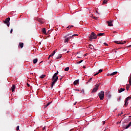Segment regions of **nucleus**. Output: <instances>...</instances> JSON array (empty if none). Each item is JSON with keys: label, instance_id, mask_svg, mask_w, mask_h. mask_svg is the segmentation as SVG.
<instances>
[{"label": "nucleus", "instance_id": "nucleus-1", "mask_svg": "<svg viewBox=\"0 0 131 131\" xmlns=\"http://www.w3.org/2000/svg\"><path fill=\"white\" fill-rule=\"evenodd\" d=\"M58 76H56L55 77H54V75L52 77V82L51 83V89H53L55 83H56V81L58 80Z\"/></svg>", "mask_w": 131, "mask_h": 131}, {"label": "nucleus", "instance_id": "nucleus-2", "mask_svg": "<svg viewBox=\"0 0 131 131\" xmlns=\"http://www.w3.org/2000/svg\"><path fill=\"white\" fill-rule=\"evenodd\" d=\"M97 37V34H95L94 32H92L90 36L89 37V38L90 39H96Z\"/></svg>", "mask_w": 131, "mask_h": 131}, {"label": "nucleus", "instance_id": "nucleus-3", "mask_svg": "<svg viewBox=\"0 0 131 131\" xmlns=\"http://www.w3.org/2000/svg\"><path fill=\"white\" fill-rule=\"evenodd\" d=\"M98 96L100 98V100H104V91H101L100 93L98 94Z\"/></svg>", "mask_w": 131, "mask_h": 131}, {"label": "nucleus", "instance_id": "nucleus-4", "mask_svg": "<svg viewBox=\"0 0 131 131\" xmlns=\"http://www.w3.org/2000/svg\"><path fill=\"white\" fill-rule=\"evenodd\" d=\"M10 20H11V18L10 17L7 18L4 21V23L5 24H7V26L9 27H10Z\"/></svg>", "mask_w": 131, "mask_h": 131}, {"label": "nucleus", "instance_id": "nucleus-5", "mask_svg": "<svg viewBox=\"0 0 131 131\" xmlns=\"http://www.w3.org/2000/svg\"><path fill=\"white\" fill-rule=\"evenodd\" d=\"M125 123H126V122H124L123 123V128H125V129H127V128H128L129 127H130V126H131V122H130L127 126L125 125Z\"/></svg>", "mask_w": 131, "mask_h": 131}, {"label": "nucleus", "instance_id": "nucleus-6", "mask_svg": "<svg viewBox=\"0 0 131 131\" xmlns=\"http://www.w3.org/2000/svg\"><path fill=\"white\" fill-rule=\"evenodd\" d=\"M99 86V84L95 85V87L93 89L92 93H96L98 91V89Z\"/></svg>", "mask_w": 131, "mask_h": 131}, {"label": "nucleus", "instance_id": "nucleus-7", "mask_svg": "<svg viewBox=\"0 0 131 131\" xmlns=\"http://www.w3.org/2000/svg\"><path fill=\"white\" fill-rule=\"evenodd\" d=\"M124 91H125V89H124V88H120L118 90V93H122V92H124Z\"/></svg>", "mask_w": 131, "mask_h": 131}, {"label": "nucleus", "instance_id": "nucleus-8", "mask_svg": "<svg viewBox=\"0 0 131 131\" xmlns=\"http://www.w3.org/2000/svg\"><path fill=\"white\" fill-rule=\"evenodd\" d=\"M106 22L109 26H113V24H112V22H113V20H112L111 21H107Z\"/></svg>", "mask_w": 131, "mask_h": 131}, {"label": "nucleus", "instance_id": "nucleus-9", "mask_svg": "<svg viewBox=\"0 0 131 131\" xmlns=\"http://www.w3.org/2000/svg\"><path fill=\"white\" fill-rule=\"evenodd\" d=\"M15 89H16V86H15V85H12V86L11 87V90L12 92H15Z\"/></svg>", "mask_w": 131, "mask_h": 131}, {"label": "nucleus", "instance_id": "nucleus-10", "mask_svg": "<svg viewBox=\"0 0 131 131\" xmlns=\"http://www.w3.org/2000/svg\"><path fill=\"white\" fill-rule=\"evenodd\" d=\"M55 54H56V50L53 51V52L51 54V55H49V57H53V56H54Z\"/></svg>", "mask_w": 131, "mask_h": 131}, {"label": "nucleus", "instance_id": "nucleus-11", "mask_svg": "<svg viewBox=\"0 0 131 131\" xmlns=\"http://www.w3.org/2000/svg\"><path fill=\"white\" fill-rule=\"evenodd\" d=\"M42 33H43L44 34H47V31H46V28H43L42 29Z\"/></svg>", "mask_w": 131, "mask_h": 131}, {"label": "nucleus", "instance_id": "nucleus-12", "mask_svg": "<svg viewBox=\"0 0 131 131\" xmlns=\"http://www.w3.org/2000/svg\"><path fill=\"white\" fill-rule=\"evenodd\" d=\"M19 47H20L21 49H22V48H23V47H24V43L19 42Z\"/></svg>", "mask_w": 131, "mask_h": 131}, {"label": "nucleus", "instance_id": "nucleus-13", "mask_svg": "<svg viewBox=\"0 0 131 131\" xmlns=\"http://www.w3.org/2000/svg\"><path fill=\"white\" fill-rule=\"evenodd\" d=\"M78 82H79V80H76L74 82V85H76V84H77V83H78Z\"/></svg>", "mask_w": 131, "mask_h": 131}, {"label": "nucleus", "instance_id": "nucleus-14", "mask_svg": "<svg viewBox=\"0 0 131 131\" xmlns=\"http://www.w3.org/2000/svg\"><path fill=\"white\" fill-rule=\"evenodd\" d=\"M70 38L69 37H66L64 39V42H68L69 41Z\"/></svg>", "mask_w": 131, "mask_h": 131}, {"label": "nucleus", "instance_id": "nucleus-15", "mask_svg": "<svg viewBox=\"0 0 131 131\" xmlns=\"http://www.w3.org/2000/svg\"><path fill=\"white\" fill-rule=\"evenodd\" d=\"M114 42L117 45H124V43L118 42V41H115Z\"/></svg>", "mask_w": 131, "mask_h": 131}, {"label": "nucleus", "instance_id": "nucleus-16", "mask_svg": "<svg viewBox=\"0 0 131 131\" xmlns=\"http://www.w3.org/2000/svg\"><path fill=\"white\" fill-rule=\"evenodd\" d=\"M33 63L34 64H36V63H37V58L33 59Z\"/></svg>", "mask_w": 131, "mask_h": 131}, {"label": "nucleus", "instance_id": "nucleus-17", "mask_svg": "<svg viewBox=\"0 0 131 131\" xmlns=\"http://www.w3.org/2000/svg\"><path fill=\"white\" fill-rule=\"evenodd\" d=\"M115 74H117V72H114L111 73L110 75V76H112L113 75H115Z\"/></svg>", "mask_w": 131, "mask_h": 131}, {"label": "nucleus", "instance_id": "nucleus-18", "mask_svg": "<svg viewBox=\"0 0 131 131\" xmlns=\"http://www.w3.org/2000/svg\"><path fill=\"white\" fill-rule=\"evenodd\" d=\"M97 35V37L98 36H102L103 35H105V33H99Z\"/></svg>", "mask_w": 131, "mask_h": 131}, {"label": "nucleus", "instance_id": "nucleus-19", "mask_svg": "<svg viewBox=\"0 0 131 131\" xmlns=\"http://www.w3.org/2000/svg\"><path fill=\"white\" fill-rule=\"evenodd\" d=\"M51 103H52V102H48L47 105H45V108H47V107H48V106H49V105H51Z\"/></svg>", "mask_w": 131, "mask_h": 131}, {"label": "nucleus", "instance_id": "nucleus-20", "mask_svg": "<svg viewBox=\"0 0 131 131\" xmlns=\"http://www.w3.org/2000/svg\"><path fill=\"white\" fill-rule=\"evenodd\" d=\"M129 99H130V97H127L125 100V102H128V100H129Z\"/></svg>", "mask_w": 131, "mask_h": 131}, {"label": "nucleus", "instance_id": "nucleus-21", "mask_svg": "<svg viewBox=\"0 0 131 131\" xmlns=\"http://www.w3.org/2000/svg\"><path fill=\"white\" fill-rule=\"evenodd\" d=\"M61 58H62V55H59L58 56L56 57V60H58V59H61Z\"/></svg>", "mask_w": 131, "mask_h": 131}, {"label": "nucleus", "instance_id": "nucleus-22", "mask_svg": "<svg viewBox=\"0 0 131 131\" xmlns=\"http://www.w3.org/2000/svg\"><path fill=\"white\" fill-rule=\"evenodd\" d=\"M57 74H59V72L58 71L54 74V77H56V76H57Z\"/></svg>", "mask_w": 131, "mask_h": 131}, {"label": "nucleus", "instance_id": "nucleus-23", "mask_svg": "<svg viewBox=\"0 0 131 131\" xmlns=\"http://www.w3.org/2000/svg\"><path fill=\"white\" fill-rule=\"evenodd\" d=\"M46 77V75H41L40 76V78H45Z\"/></svg>", "mask_w": 131, "mask_h": 131}, {"label": "nucleus", "instance_id": "nucleus-24", "mask_svg": "<svg viewBox=\"0 0 131 131\" xmlns=\"http://www.w3.org/2000/svg\"><path fill=\"white\" fill-rule=\"evenodd\" d=\"M107 2H108V1H107V0H104L103 2V5L107 4Z\"/></svg>", "mask_w": 131, "mask_h": 131}, {"label": "nucleus", "instance_id": "nucleus-25", "mask_svg": "<svg viewBox=\"0 0 131 131\" xmlns=\"http://www.w3.org/2000/svg\"><path fill=\"white\" fill-rule=\"evenodd\" d=\"M127 105H128V102H127V101H125V104H124L125 107L127 106Z\"/></svg>", "mask_w": 131, "mask_h": 131}, {"label": "nucleus", "instance_id": "nucleus-26", "mask_svg": "<svg viewBox=\"0 0 131 131\" xmlns=\"http://www.w3.org/2000/svg\"><path fill=\"white\" fill-rule=\"evenodd\" d=\"M92 18H93V19H94L95 20H98V17L93 16Z\"/></svg>", "mask_w": 131, "mask_h": 131}, {"label": "nucleus", "instance_id": "nucleus-27", "mask_svg": "<svg viewBox=\"0 0 131 131\" xmlns=\"http://www.w3.org/2000/svg\"><path fill=\"white\" fill-rule=\"evenodd\" d=\"M69 70V67H67L64 69V71H68Z\"/></svg>", "mask_w": 131, "mask_h": 131}, {"label": "nucleus", "instance_id": "nucleus-28", "mask_svg": "<svg viewBox=\"0 0 131 131\" xmlns=\"http://www.w3.org/2000/svg\"><path fill=\"white\" fill-rule=\"evenodd\" d=\"M71 27H73V26H69V27H68L67 28V29H70V28H71Z\"/></svg>", "mask_w": 131, "mask_h": 131}, {"label": "nucleus", "instance_id": "nucleus-29", "mask_svg": "<svg viewBox=\"0 0 131 131\" xmlns=\"http://www.w3.org/2000/svg\"><path fill=\"white\" fill-rule=\"evenodd\" d=\"M92 79H93V78H91L89 79V81L86 82V83H89V82H92Z\"/></svg>", "mask_w": 131, "mask_h": 131}, {"label": "nucleus", "instance_id": "nucleus-30", "mask_svg": "<svg viewBox=\"0 0 131 131\" xmlns=\"http://www.w3.org/2000/svg\"><path fill=\"white\" fill-rule=\"evenodd\" d=\"M83 61V60H81L77 62V64H80V63H82Z\"/></svg>", "mask_w": 131, "mask_h": 131}, {"label": "nucleus", "instance_id": "nucleus-31", "mask_svg": "<svg viewBox=\"0 0 131 131\" xmlns=\"http://www.w3.org/2000/svg\"><path fill=\"white\" fill-rule=\"evenodd\" d=\"M101 72H103V70L100 69L99 70L98 73H101Z\"/></svg>", "mask_w": 131, "mask_h": 131}, {"label": "nucleus", "instance_id": "nucleus-32", "mask_svg": "<svg viewBox=\"0 0 131 131\" xmlns=\"http://www.w3.org/2000/svg\"><path fill=\"white\" fill-rule=\"evenodd\" d=\"M89 46L90 47V49H93V45H89Z\"/></svg>", "mask_w": 131, "mask_h": 131}, {"label": "nucleus", "instance_id": "nucleus-33", "mask_svg": "<svg viewBox=\"0 0 131 131\" xmlns=\"http://www.w3.org/2000/svg\"><path fill=\"white\" fill-rule=\"evenodd\" d=\"M73 35H72V36H70L69 37V38H70V39H71V38H73Z\"/></svg>", "mask_w": 131, "mask_h": 131}, {"label": "nucleus", "instance_id": "nucleus-34", "mask_svg": "<svg viewBox=\"0 0 131 131\" xmlns=\"http://www.w3.org/2000/svg\"><path fill=\"white\" fill-rule=\"evenodd\" d=\"M27 86H28L29 88H30V84H29V83H27Z\"/></svg>", "mask_w": 131, "mask_h": 131}, {"label": "nucleus", "instance_id": "nucleus-35", "mask_svg": "<svg viewBox=\"0 0 131 131\" xmlns=\"http://www.w3.org/2000/svg\"><path fill=\"white\" fill-rule=\"evenodd\" d=\"M129 89V86H126L127 91H128Z\"/></svg>", "mask_w": 131, "mask_h": 131}, {"label": "nucleus", "instance_id": "nucleus-36", "mask_svg": "<svg viewBox=\"0 0 131 131\" xmlns=\"http://www.w3.org/2000/svg\"><path fill=\"white\" fill-rule=\"evenodd\" d=\"M16 130H19V126L16 127Z\"/></svg>", "mask_w": 131, "mask_h": 131}, {"label": "nucleus", "instance_id": "nucleus-37", "mask_svg": "<svg viewBox=\"0 0 131 131\" xmlns=\"http://www.w3.org/2000/svg\"><path fill=\"white\" fill-rule=\"evenodd\" d=\"M73 36H78V35H77V34H74V35H73Z\"/></svg>", "mask_w": 131, "mask_h": 131}, {"label": "nucleus", "instance_id": "nucleus-38", "mask_svg": "<svg viewBox=\"0 0 131 131\" xmlns=\"http://www.w3.org/2000/svg\"><path fill=\"white\" fill-rule=\"evenodd\" d=\"M81 92L83 93V94H84V90L83 89L81 90Z\"/></svg>", "mask_w": 131, "mask_h": 131}, {"label": "nucleus", "instance_id": "nucleus-39", "mask_svg": "<svg viewBox=\"0 0 131 131\" xmlns=\"http://www.w3.org/2000/svg\"><path fill=\"white\" fill-rule=\"evenodd\" d=\"M13 32V29H11V30H10V33H12Z\"/></svg>", "mask_w": 131, "mask_h": 131}, {"label": "nucleus", "instance_id": "nucleus-40", "mask_svg": "<svg viewBox=\"0 0 131 131\" xmlns=\"http://www.w3.org/2000/svg\"><path fill=\"white\" fill-rule=\"evenodd\" d=\"M88 56V53H86L84 55V57H86Z\"/></svg>", "mask_w": 131, "mask_h": 131}, {"label": "nucleus", "instance_id": "nucleus-41", "mask_svg": "<svg viewBox=\"0 0 131 131\" xmlns=\"http://www.w3.org/2000/svg\"><path fill=\"white\" fill-rule=\"evenodd\" d=\"M121 121H120V122H118L117 123V124H119V123H121Z\"/></svg>", "mask_w": 131, "mask_h": 131}, {"label": "nucleus", "instance_id": "nucleus-42", "mask_svg": "<svg viewBox=\"0 0 131 131\" xmlns=\"http://www.w3.org/2000/svg\"><path fill=\"white\" fill-rule=\"evenodd\" d=\"M98 74H99V73H97L94 74V76H96V75H98Z\"/></svg>", "mask_w": 131, "mask_h": 131}, {"label": "nucleus", "instance_id": "nucleus-43", "mask_svg": "<svg viewBox=\"0 0 131 131\" xmlns=\"http://www.w3.org/2000/svg\"><path fill=\"white\" fill-rule=\"evenodd\" d=\"M98 74H99V73H97L94 74V76H96V75H98Z\"/></svg>", "mask_w": 131, "mask_h": 131}, {"label": "nucleus", "instance_id": "nucleus-44", "mask_svg": "<svg viewBox=\"0 0 131 131\" xmlns=\"http://www.w3.org/2000/svg\"><path fill=\"white\" fill-rule=\"evenodd\" d=\"M104 45H105V46H108V44H107V43H106V42H104Z\"/></svg>", "mask_w": 131, "mask_h": 131}, {"label": "nucleus", "instance_id": "nucleus-45", "mask_svg": "<svg viewBox=\"0 0 131 131\" xmlns=\"http://www.w3.org/2000/svg\"><path fill=\"white\" fill-rule=\"evenodd\" d=\"M83 68L84 69H85V68H86L85 66H83Z\"/></svg>", "mask_w": 131, "mask_h": 131}, {"label": "nucleus", "instance_id": "nucleus-46", "mask_svg": "<svg viewBox=\"0 0 131 131\" xmlns=\"http://www.w3.org/2000/svg\"><path fill=\"white\" fill-rule=\"evenodd\" d=\"M125 42H126V41H124V42H121L122 43H124V44H125Z\"/></svg>", "mask_w": 131, "mask_h": 131}, {"label": "nucleus", "instance_id": "nucleus-47", "mask_svg": "<svg viewBox=\"0 0 131 131\" xmlns=\"http://www.w3.org/2000/svg\"><path fill=\"white\" fill-rule=\"evenodd\" d=\"M75 91H76L77 92H79V90L78 89H76Z\"/></svg>", "mask_w": 131, "mask_h": 131}, {"label": "nucleus", "instance_id": "nucleus-48", "mask_svg": "<svg viewBox=\"0 0 131 131\" xmlns=\"http://www.w3.org/2000/svg\"><path fill=\"white\" fill-rule=\"evenodd\" d=\"M105 95H106V96H108V92H106Z\"/></svg>", "mask_w": 131, "mask_h": 131}, {"label": "nucleus", "instance_id": "nucleus-49", "mask_svg": "<svg viewBox=\"0 0 131 131\" xmlns=\"http://www.w3.org/2000/svg\"><path fill=\"white\" fill-rule=\"evenodd\" d=\"M40 23H41L42 24H43V21H40Z\"/></svg>", "mask_w": 131, "mask_h": 131}, {"label": "nucleus", "instance_id": "nucleus-50", "mask_svg": "<svg viewBox=\"0 0 131 131\" xmlns=\"http://www.w3.org/2000/svg\"><path fill=\"white\" fill-rule=\"evenodd\" d=\"M105 123H106V122H105V121H104L103 122V124H105Z\"/></svg>", "mask_w": 131, "mask_h": 131}, {"label": "nucleus", "instance_id": "nucleus-51", "mask_svg": "<svg viewBox=\"0 0 131 131\" xmlns=\"http://www.w3.org/2000/svg\"><path fill=\"white\" fill-rule=\"evenodd\" d=\"M77 103V102H75L74 103V105H76V103Z\"/></svg>", "mask_w": 131, "mask_h": 131}, {"label": "nucleus", "instance_id": "nucleus-52", "mask_svg": "<svg viewBox=\"0 0 131 131\" xmlns=\"http://www.w3.org/2000/svg\"><path fill=\"white\" fill-rule=\"evenodd\" d=\"M113 33H116V31H113Z\"/></svg>", "mask_w": 131, "mask_h": 131}, {"label": "nucleus", "instance_id": "nucleus-53", "mask_svg": "<svg viewBox=\"0 0 131 131\" xmlns=\"http://www.w3.org/2000/svg\"><path fill=\"white\" fill-rule=\"evenodd\" d=\"M130 47H131V45H129V46H127V48H130Z\"/></svg>", "mask_w": 131, "mask_h": 131}, {"label": "nucleus", "instance_id": "nucleus-54", "mask_svg": "<svg viewBox=\"0 0 131 131\" xmlns=\"http://www.w3.org/2000/svg\"><path fill=\"white\" fill-rule=\"evenodd\" d=\"M63 51H65V52H66L67 51V49H63Z\"/></svg>", "mask_w": 131, "mask_h": 131}, {"label": "nucleus", "instance_id": "nucleus-55", "mask_svg": "<svg viewBox=\"0 0 131 131\" xmlns=\"http://www.w3.org/2000/svg\"><path fill=\"white\" fill-rule=\"evenodd\" d=\"M45 127L42 128L43 130H45Z\"/></svg>", "mask_w": 131, "mask_h": 131}, {"label": "nucleus", "instance_id": "nucleus-56", "mask_svg": "<svg viewBox=\"0 0 131 131\" xmlns=\"http://www.w3.org/2000/svg\"><path fill=\"white\" fill-rule=\"evenodd\" d=\"M121 114H123V113L121 112V114H120V115H121Z\"/></svg>", "mask_w": 131, "mask_h": 131}, {"label": "nucleus", "instance_id": "nucleus-57", "mask_svg": "<svg viewBox=\"0 0 131 131\" xmlns=\"http://www.w3.org/2000/svg\"><path fill=\"white\" fill-rule=\"evenodd\" d=\"M51 56H50V55L49 56V57H48V59H50V57Z\"/></svg>", "mask_w": 131, "mask_h": 131}, {"label": "nucleus", "instance_id": "nucleus-58", "mask_svg": "<svg viewBox=\"0 0 131 131\" xmlns=\"http://www.w3.org/2000/svg\"><path fill=\"white\" fill-rule=\"evenodd\" d=\"M129 118H131V116H129Z\"/></svg>", "mask_w": 131, "mask_h": 131}, {"label": "nucleus", "instance_id": "nucleus-59", "mask_svg": "<svg viewBox=\"0 0 131 131\" xmlns=\"http://www.w3.org/2000/svg\"><path fill=\"white\" fill-rule=\"evenodd\" d=\"M67 53H69V51H68Z\"/></svg>", "mask_w": 131, "mask_h": 131}, {"label": "nucleus", "instance_id": "nucleus-60", "mask_svg": "<svg viewBox=\"0 0 131 131\" xmlns=\"http://www.w3.org/2000/svg\"><path fill=\"white\" fill-rule=\"evenodd\" d=\"M108 97H111L110 96H108Z\"/></svg>", "mask_w": 131, "mask_h": 131}]
</instances>
